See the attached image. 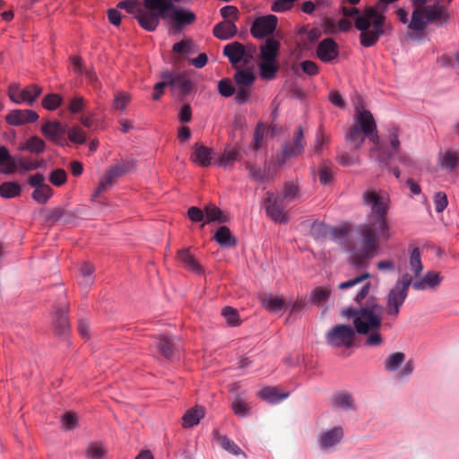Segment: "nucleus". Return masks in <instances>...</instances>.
I'll return each instance as SVG.
<instances>
[{
  "label": "nucleus",
  "instance_id": "obj_1",
  "mask_svg": "<svg viewBox=\"0 0 459 459\" xmlns=\"http://www.w3.org/2000/svg\"><path fill=\"white\" fill-rule=\"evenodd\" d=\"M362 203L369 209L366 221L358 227L361 247L354 250L350 257L351 264L356 268H366L369 261L377 253L379 241L390 238V227L386 214L389 210L387 195L373 188H368L362 194Z\"/></svg>",
  "mask_w": 459,
  "mask_h": 459
},
{
  "label": "nucleus",
  "instance_id": "obj_2",
  "mask_svg": "<svg viewBox=\"0 0 459 459\" xmlns=\"http://www.w3.org/2000/svg\"><path fill=\"white\" fill-rule=\"evenodd\" d=\"M348 319H352L355 332L368 335L365 343L368 346H379L383 342L380 334L383 307L375 299H368L359 308L348 307L342 312Z\"/></svg>",
  "mask_w": 459,
  "mask_h": 459
},
{
  "label": "nucleus",
  "instance_id": "obj_3",
  "mask_svg": "<svg viewBox=\"0 0 459 459\" xmlns=\"http://www.w3.org/2000/svg\"><path fill=\"white\" fill-rule=\"evenodd\" d=\"M342 3L341 12L345 17H355L354 26L360 30L359 41L364 48H370L377 44L379 38L385 33V17L377 7H368L363 13L355 7H347Z\"/></svg>",
  "mask_w": 459,
  "mask_h": 459
},
{
  "label": "nucleus",
  "instance_id": "obj_4",
  "mask_svg": "<svg viewBox=\"0 0 459 459\" xmlns=\"http://www.w3.org/2000/svg\"><path fill=\"white\" fill-rule=\"evenodd\" d=\"M414 6L408 28L416 32H423L429 23L442 26L446 23L449 15L441 4L426 5L428 0H411Z\"/></svg>",
  "mask_w": 459,
  "mask_h": 459
},
{
  "label": "nucleus",
  "instance_id": "obj_5",
  "mask_svg": "<svg viewBox=\"0 0 459 459\" xmlns=\"http://www.w3.org/2000/svg\"><path fill=\"white\" fill-rule=\"evenodd\" d=\"M144 7L135 16L140 26L148 31L156 30L160 19H167L169 8L173 7L171 2L166 0H144Z\"/></svg>",
  "mask_w": 459,
  "mask_h": 459
},
{
  "label": "nucleus",
  "instance_id": "obj_6",
  "mask_svg": "<svg viewBox=\"0 0 459 459\" xmlns=\"http://www.w3.org/2000/svg\"><path fill=\"white\" fill-rule=\"evenodd\" d=\"M411 285V276L406 273L398 278L394 286L389 290L386 296L385 311L392 319L397 318L400 308L408 296V290Z\"/></svg>",
  "mask_w": 459,
  "mask_h": 459
},
{
  "label": "nucleus",
  "instance_id": "obj_7",
  "mask_svg": "<svg viewBox=\"0 0 459 459\" xmlns=\"http://www.w3.org/2000/svg\"><path fill=\"white\" fill-rule=\"evenodd\" d=\"M280 49V42L273 38H267L264 44L260 47L259 64L261 76L264 79H273L278 71L276 57Z\"/></svg>",
  "mask_w": 459,
  "mask_h": 459
},
{
  "label": "nucleus",
  "instance_id": "obj_8",
  "mask_svg": "<svg viewBox=\"0 0 459 459\" xmlns=\"http://www.w3.org/2000/svg\"><path fill=\"white\" fill-rule=\"evenodd\" d=\"M356 333L352 326L340 324L334 325L326 333L325 341L333 348L350 349L354 345Z\"/></svg>",
  "mask_w": 459,
  "mask_h": 459
},
{
  "label": "nucleus",
  "instance_id": "obj_9",
  "mask_svg": "<svg viewBox=\"0 0 459 459\" xmlns=\"http://www.w3.org/2000/svg\"><path fill=\"white\" fill-rule=\"evenodd\" d=\"M134 166V162L133 160H123L112 167H110L104 173L101 178L97 188L94 190L92 194V198L95 199L102 193L108 191L112 186L115 184L117 178L122 177L130 171Z\"/></svg>",
  "mask_w": 459,
  "mask_h": 459
},
{
  "label": "nucleus",
  "instance_id": "obj_10",
  "mask_svg": "<svg viewBox=\"0 0 459 459\" xmlns=\"http://www.w3.org/2000/svg\"><path fill=\"white\" fill-rule=\"evenodd\" d=\"M305 144L303 130L299 126L293 140L283 144L281 153L274 157L273 163L276 166H282L287 160L301 155L304 152Z\"/></svg>",
  "mask_w": 459,
  "mask_h": 459
},
{
  "label": "nucleus",
  "instance_id": "obj_11",
  "mask_svg": "<svg viewBox=\"0 0 459 459\" xmlns=\"http://www.w3.org/2000/svg\"><path fill=\"white\" fill-rule=\"evenodd\" d=\"M354 120L353 126H358V129L362 131L364 135L368 136L376 147L378 148L379 136L377 131V124L371 112L362 108L356 107Z\"/></svg>",
  "mask_w": 459,
  "mask_h": 459
},
{
  "label": "nucleus",
  "instance_id": "obj_12",
  "mask_svg": "<svg viewBox=\"0 0 459 459\" xmlns=\"http://www.w3.org/2000/svg\"><path fill=\"white\" fill-rule=\"evenodd\" d=\"M287 204L288 203H286L281 195L267 192L263 205L266 214L274 222L286 223L289 221V217L285 212Z\"/></svg>",
  "mask_w": 459,
  "mask_h": 459
},
{
  "label": "nucleus",
  "instance_id": "obj_13",
  "mask_svg": "<svg viewBox=\"0 0 459 459\" xmlns=\"http://www.w3.org/2000/svg\"><path fill=\"white\" fill-rule=\"evenodd\" d=\"M388 144L390 146V150H387L384 144L379 142V147H374L371 149V152H377V160L383 165H388L391 159L394 154L399 153L400 149V141H399V128L391 125L388 127Z\"/></svg>",
  "mask_w": 459,
  "mask_h": 459
},
{
  "label": "nucleus",
  "instance_id": "obj_14",
  "mask_svg": "<svg viewBox=\"0 0 459 459\" xmlns=\"http://www.w3.org/2000/svg\"><path fill=\"white\" fill-rule=\"evenodd\" d=\"M277 24L278 18L273 14L259 16L253 22L250 33L255 39H264L274 32Z\"/></svg>",
  "mask_w": 459,
  "mask_h": 459
},
{
  "label": "nucleus",
  "instance_id": "obj_15",
  "mask_svg": "<svg viewBox=\"0 0 459 459\" xmlns=\"http://www.w3.org/2000/svg\"><path fill=\"white\" fill-rule=\"evenodd\" d=\"M30 162L22 157H13L5 146H0V171L5 174H12L16 171L19 166L24 171H30Z\"/></svg>",
  "mask_w": 459,
  "mask_h": 459
},
{
  "label": "nucleus",
  "instance_id": "obj_16",
  "mask_svg": "<svg viewBox=\"0 0 459 459\" xmlns=\"http://www.w3.org/2000/svg\"><path fill=\"white\" fill-rule=\"evenodd\" d=\"M39 119L37 112L31 109H13L5 116V121L13 126L35 123Z\"/></svg>",
  "mask_w": 459,
  "mask_h": 459
},
{
  "label": "nucleus",
  "instance_id": "obj_17",
  "mask_svg": "<svg viewBox=\"0 0 459 459\" xmlns=\"http://www.w3.org/2000/svg\"><path fill=\"white\" fill-rule=\"evenodd\" d=\"M42 134L55 143H60L65 134V126L57 120H48L41 126Z\"/></svg>",
  "mask_w": 459,
  "mask_h": 459
},
{
  "label": "nucleus",
  "instance_id": "obj_18",
  "mask_svg": "<svg viewBox=\"0 0 459 459\" xmlns=\"http://www.w3.org/2000/svg\"><path fill=\"white\" fill-rule=\"evenodd\" d=\"M223 55L229 58L230 63L234 68H238L240 63L245 65L246 52L245 46L238 41L227 44L223 48Z\"/></svg>",
  "mask_w": 459,
  "mask_h": 459
},
{
  "label": "nucleus",
  "instance_id": "obj_19",
  "mask_svg": "<svg viewBox=\"0 0 459 459\" xmlns=\"http://www.w3.org/2000/svg\"><path fill=\"white\" fill-rule=\"evenodd\" d=\"M168 18L174 22V26L178 30H181L184 26L192 24L196 16L190 10L177 8L173 5L168 12Z\"/></svg>",
  "mask_w": 459,
  "mask_h": 459
},
{
  "label": "nucleus",
  "instance_id": "obj_20",
  "mask_svg": "<svg viewBox=\"0 0 459 459\" xmlns=\"http://www.w3.org/2000/svg\"><path fill=\"white\" fill-rule=\"evenodd\" d=\"M316 55L322 62L329 63L333 61L339 55L336 42L332 38L323 39L317 46Z\"/></svg>",
  "mask_w": 459,
  "mask_h": 459
},
{
  "label": "nucleus",
  "instance_id": "obj_21",
  "mask_svg": "<svg viewBox=\"0 0 459 459\" xmlns=\"http://www.w3.org/2000/svg\"><path fill=\"white\" fill-rule=\"evenodd\" d=\"M342 437V428L334 427L329 430L322 432L318 437V442L322 449L328 450L340 443Z\"/></svg>",
  "mask_w": 459,
  "mask_h": 459
},
{
  "label": "nucleus",
  "instance_id": "obj_22",
  "mask_svg": "<svg viewBox=\"0 0 459 459\" xmlns=\"http://www.w3.org/2000/svg\"><path fill=\"white\" fill-rule=\"evenodd\" d=\"M68 307L56 310L53 321L54 332L58 336L65 337L70 332V325L67 317Z\"/></svg>",
  "mask_w": 459,
  "mask_h": 459
},
{
  "label": "nucleus",
  "instance_id": "obj_23",
  "mask_svg": "<svg viewBox=\"0 0 459 459\" xmlns=\"http://www.w3.org/2000/svg\"><path fill=\"white\" fill-rule=\"evenodd\" d=\"M238 32L234 21L225 20L217 23L212 30L213 35L221 40L233 38Z\"/></svg>",
  "mask_w": 459,
  "mask_h": 459
},
{
  "label": "nucleus",
  "instance_id": "obj_24",
  "mask_svg": "<svg viewBox=\"0 0 459 459\" xmlns=\"http://www.w3.org/2000/svg\"><path fill=\"white\" fill-rule=\"evenodd\" d=\"M162 79L166 80L169 85L178 88L180 92L186 94L192 89V82L180 74H172L170 72L162 73Z\"/></svg>",
  "mask_w": 459,
  "mask_h": 459
},
{
  "label": "nucleus",
  "instance_id": "obj_25",
  "mask_svg": "<svg viewBox=\"0 0 459 459\" xmlns=\"http://www.w3.org/2000/svg\"><path fill=\"white\" fill-rule=\"evenodd\" d=\"M212 158V150L201 144L195 143L191 160L202 167H208Z\"/></svg>",
  "mask_w": 459,
  "mask_h": 459
},
{
  "label": "nucleus",
  "instance_id": "obj_26",
  "mask_svg": "<svg viewBox=\"0 0 459 459\" xmlns=\"http://www.w3.org/2000/svg\"><path fill=\"white\" fill-rule=\"evenodd\" d=\"M178 258L192 273L199 275L204 273L202 265L195 260L189 249L179 250L178 252Z\"/></svg>",
  "mask_w": 459,
  "mask_h": 459
},
{
  "label": "nucleus",
  "instance_id": "obj_27",
  "mask_svg": "<svg viewBox=\"0 0 459 459\" xmlns=\"http://www.w3.org/2000/svg\"><path fill=\"white\" fill-rule=\"evenodd\" d=\"M18 150L27 151L30 153L40 154L46 150V143L38 135L29 137L24 143H21Z\"/></svg>",
  "mask_w": 459,
  "mask_h": 459
},
{
  "label": "nucleus",
  "instance_id": "obj_28",
  "mask_svg": "<svg viewBox=\"0 0 459 459\" xmlns=\"http://www.w3.org/2000/svg\"><path fill=\"white\" fill-rule=\"evenodd\" d=\"M438 162L443 169L453 171L459 166V153L452 150H447L439 154Z\"/></svg>",
  "mask_w": 459,
  "mask_h": 459
},
{
  "label": "nucleus",
  "instance_id": "obj_29",
  "mask_svg": "<svg viewBox=\"0 0 459 459\" xmlns=\"http://www.w3.org/2000/svg\"><path fill=\"white\" fill-rule=\"evenodd\" d=\"M441 282V277L437 273L435 272H428L425 276L419 281L414 282L411 281V285L416 290H423L427 287L436 288Z\"/></svg>",
  "mask_w": 459,
  "mask_h": 459
},
{
  "label": "nucleus",
  "instance_id": "obj_30",
  "mask_svg": "<svg viewBox=\"0 0 459 459\" xmlns=\"http://www.w3.org/2000/svg\"><path fill=\"white\" fill-rule=\"evenodd\" d=\"M235 69L237 71L234 74V81L238 86L250 87L254 83L255 76L251 68L241 69L238 66Z\"/></svg>",
  "mask_w": 459,
  "mask_h": 459
},
{
  "label": "nucleus",
  "instance_id": "obj_31",
  "mask_svg": "<svg viewBox=\"0 0 459 459\" xmlns=\"http://www.w3.org/2000/svg\"><path fill=\"white\" fill-rule=\"evenodd\" d=\"M214 239L221 247H231L236 246V238L226 226H221L214 234Z\"/></svg>",
  "mask_w": 459,
  "mask_h": 459
},
{
  "label": "nucleus",
  "instance_id": "obj_32",
  "mask_svg": "<svg viewBox=\"0 0 459 459\" xmlns=\"http://www.w3.org/2000/svg\"><path fill=\"white\" fill-rule=\"evenodd\" d=\"M204 416V410L203 407H195L188 410L183 416V427L190 428L197 425Z\"/></svg>",
  "mask_w": 459,
  "mask_h": 459
},
{
  "label": "nucleus",
  "instance_id": "obj_33",
  "mask_svg": "<svg viewBox=\"0 0 459 459\" xmlns=\"http://www.w3.org/2000/svg\"><path fill=\"white\" fill-rule=\"evenodd\" d=\"M259 396L271 403H276L287 398L289 394L280 393L277 388L267 386L259 392Z\"/></svg>",
  "mask_w": 459,
  "mask_h": 459
},
{
  "label": "nucleus",
  "instance_id": "obj_34",
  "mask_svg": "<svg viewBox=\"0 0 459 459\" xmlns=\"http://www.w3.org/2000/svg\"><path fill=\"white\" fill-rule=\"evenodd\" d=\"M333 405L335 408L350 411L354 409V400L348 393H339L333 397Z\"/></svg>",
  "mask_w": 459,
  "mask_h": 459
},
{
  "label": "nucleus",
  "instance_id": "obj_35",
  "mask_svg": "<svg viewBox=\"0 0 459 459\" xmlns=\"http://www.w3.org/2000/svg\"><path fill=\"white\" fill-rule=\"evenodd\" d=\"M155 346L160 353L166 359H171L174 354V344L172 341L165 336H160L156 339Z\"/></svg>",
  "mask_w": 459,
  "mask_h": 459
},
{
  "label": "nucleus",
  "instance_id": "obj_36",
  "mask_svg": "<svg viewBox=\"0 0 459 459\" xmlns=\"http://www.w3.org/2000/svg\"><path fill=\"white\" fill-rule=\"evenodd\" d=\"M365 137L367 136L364 135L363 132L359 130L358 126H352L345 134L346 141L353 145L356 150L363 145Z\"/></svg>",
  "mask_w": 459,
  "mask_h": 459
},
{
  "label": "nucleus",
  "instance_id": "obj_37",
  "mask_svg": "<svg viewBox=\"0 0 459 459\" xmlns=\"http://www.w3.org/2000/svg\"><path fill=\"white\" fill-rule=\"evenodd\" d=\"M204 212L206 217V223L212 221H218L221 223L228 221V217L214 204L206 205L204 208Z\"/></svg>",
  "mask_w": 459,
  "mask_h": 459
},
{
  "label": "nucleus",
  "instance_id": "obj_38",
  "mask_svg": "<svg viewBox=\"0 0 459 459\" xmlns=\"http://www.w3.org/2000/svg\"><path fill=\"white\" fill-rule=\"evenodd\" d=\"M405 359L403 352L391 353L385 361V369L389 372L396 371Z\"/></svg>",
  "mask_w": 459,
  "mask_h": 459
},
{
  "label": "nucleus",
  "instance_id": "obj_39",
  "mask_svg": "<svg viewBox=\"0 0 459 459\" xmlns=\"http://www.w3.org/2000/svg\"><path fill=\"white\" fill-rule=\"evenodd\" d=\"M42 88L36 84H31L22 90V103L26 102L32 105L37 98L41 94Z\"/></svg>",
  "mask_w": 459,
  "mask_h": 459
},
{
  "label": "nucleus",
  "instance_id": "obj_40",
  "mask_svg": "<svg viewBox=\"0 0 459 459\" xmlns=\"http://www.w3.org/2000/svg\"><path fill=\"white\" fill-rule=\"evenodd\" d=\"M21 191V186L16 182H4L0 185V195L4 198L18 196Z\"/></svg>",
  "mask_w": 459,
  "mask_h": 459
},
{
  "label": "nucleus",
  "instance_id": "obj_41",
  "mask_svg": "<svg viewBox=\"0 0 459 459\" xmlns=\"http://www.w3.org/2000/svg\"><path fill=\"white\" fill-rule=\"evenodd\" d=\"M331 290L327 287L319 286L315 288L310 294V303L319 305L325 302L330 296Z\"/></svg>",
  "mask_w": 459,
  "mask_h": 459
},
{
  "label": "nucleus",
  "instance_id": "obj_42",
  "mask_svg": "<svg viewBox=\"0 0 459 459\" xmlns=\"http://www.w3.org/2000/svg\"><path fill=\"white\" fill-rule=\"evenodd\" d=\"M53 195L52 188L45 184L35 188L32 193V198L39 204H45Z\"/></svg>",
  "mask_w": 459,
  "mask_h": 459
},
{
  "label": "nucleus",
  "instance_id": "obj_43",
  "mask_svg": "<svg viewBox=\"0 0 459 459\" xmlns=\"http://www.w3.org/2000/svg\"><path fill=\"white\" fill-rule=\"evenodd\" d=\"M410 267L414 275L418 277L423 269L419 247H413L410 255Z\"/></svg>",
  "mask_w": 459,
  "mask_h": 459
},
{
  "label": "nucleus",
  "instance_id": "obj_44",
  "mask_svg": "<svg viewBox=\"0 0 459 459\" xmlns=\"http://www.w3.org/2000/svg\"><path fill=\"white\" fill-rule=\"evenodd\" d=\"M93 266L91 264L84 263L80 269V285L87 289L93 282L92 280Z\"/></svg>",
  "mask_w": 459,
  "mask_h": 459
},
{
  "label": "nucleus",
  "instance_id": "obj_45",
  "mask_svg": "<svg viewBox=\"0 0 459 459\" xmlns=\"http://www.w3.org/2000/svg\"><path fill=\"white\" fill-rule=\"evenodd\" d=\"M263 305L268 311L274 313L285 307V302L281 299L273 296L264 298L263 299Z\"/></svg>",
  "mask_w": 459,
  "mask_h": 459
},
{
  "label": "nucleus",
  "instance_id": "obj_46",
  "mask_svg": "<svg viewBox=\"0 0 459 459\" xmlns=\"http://www.w3.org/2000/svg\"><path fill=\"white\" fill-rule=\"evenodd\" d=\"M217 440L220 443L221 446L229 453L234 455L243 454L241 448L234 441L230 440L227 437L218 436Z\"/></svg>",
  "mask_w": 459,
  "mask_h": 459
},
{
  "label": "nucleus",
  "instance_id": "obj_47",
  "mask_svg": "<svg viewBox=\"0 0 459 459\" xmlns=\"http://www.w3.org/2000/svg\"><path fill=\"white\" fill-rule=\"evenodd\" d=\"M238 156L239 153L236 150L225 151L220 157L218 163L223 168H232Z\"/></svg>",
  "mask_w": 459,
  "mask_h": 459
},
{
  "label": "nucleus",
  "instance_id": "obj_48",
  "mask_svg": "<svg viewBox=\"0 0 459 459\" xmlns=\"http://www.w3.org/2000/svg\"><path fill=\"white\" fill-rule=\"evenodd\" d=\"M281 197L286 201V203H290L299 198V190L298 186H296L292 182H288L284 185V189Z\"/></svg>",
  "mask_w": 459,
  "mask_h": 459
},
{
  "label": "nucleus",
  "instance_id": "obj_49",
  "mask_svg": "<svg viewBox=\"0 0 459 459\" xmlns=\"http://www.w3.org/2000/svg\"><path fill=\"white\" fill-rule=\"evenodd\" d=\"M131 97L128 93L124 91H117L115 93L113 100V108L117 110H124L129 104Z\"/></svg>",
  "mask_w": 459,
  "mask_h": 459
},
{
  "label": "nucleus",
  "instance_id": "obj_50",
  "mask_svg": "<svg viewBox=\"0 0 459 459\" xmlns=\"http://www.w3.org/2000/svg\"><path fill=\"white\" fill-rule=\"evenodd\" d=\"M62 102V98L58 94H48L42 100V106L48 110L56 109Z\"/></svg>",
  "mask_w": 459,
  "mask_h": 459
},
{
  "label": "nucleus",
  "instance_id": "obj_51",
  "mask_svg": "<svg viewBox=\"0 0 459 459\" xmlns=\"http://www.w3.org/2000/svg\"><path fill=\"white\" fill-rule=\"evenodd\" d=\"M221 315L224 316L226 322L230 326H236L239 325V317L237 309L231 307H225L221 311Z\"/></svg>",
  "mask_w": 459,
  "mask_h": 459
},
{
  "label": "nucleus",
  "instance_id": "obj_52",
  "mask_svg": "<svg viewBox=\"0 0 459 459\" xmlns=\"http://www.w3.org/2000/svg\"><path fill=\"white\" fill-rule=\"evenodd\" d=\"M117 7L125 9L128 13H134L135 16L138 12L142 10V5L139 0H125L117 4Z\"/></svg>",
  "mask_w": 459,
  "mask_h": 459
},
{
  "label": "nucleus",
  "instance_id": "obj_53",
  "mask_svg": "<svg viewBox=\"0 0 459 459\" xmlns=\"http://www.w3.org/2000/svg\"><path fill=\"white\" fill-rule=\"evenodd\" d=\"M246 169L248 170L249 177L255 181L263 182L266 178V173L264 169L256 165L246 163Z\"/></svg>",
  "mask_w": 459,
  "mask_h": 459
},
{
  "label": "nucleus",
  "instance_id": "obj_54",
  "mask_svg": "<svg viewBox=\"0 0 459 459\" xmlns=\"http://www.w3.org/2000/svg\"><path fill=\"white\" fill-rule=\"evenodd\" d=\"M329 226L321 221H315L311 226V235L316 238H323L328 236Z\"/></svg>",
  "mask_w": 459,
  "mask_h": 459
},
{
  "label": "nucleus",
  "instance_id": "obj_55",
  "mask_svg": "<svg viewBox=\"0 0 459 459\" xmlns=\"http://www.w3.org/2000/svg\"><path fill=\"white\" fill-rule=\"evenodd\" d=\"M67 180V174L62 169L53 170L49 175V181L56 186H63Z\"/></svg>",
  "mask_w": 459,
  "mask_h": 459
},
{
  "label": "nucleus",
  "instance_id": "obj_56",
  "mask_svg": "<svg viewBox=\"0 0 459 459\" xmlns=\"http://www.w3.org/2000/svg\"><path fill=\"white\" fill-rule=\"evenodd\" d=\"M218 91L221 96L228 98L234 94L235 88L230 79H222L218 83Z\"/></svg>",
  "mask_w": 459,
  "mask_h": 459
},
{
  "label": "nucleus",
  "instance_id": "obj_57",
  "mask_svg": "<svg viewBox=\"0 0 459 459\" xmlns=\"http://www.w3.org/2000/svg\"><path fill=\"white\" fill-rule=\"evenodd\" d=\"M78 417L76 413L69 411L62 417V426L65 429H74L77 426Z\"/></svg>",
  "mask_w": 459,
  "mask_h": 459
},
{
  "label": "nucleus",
  "instance_id": "obj_58",
  "mask_svg": "<svg viewBox=\"0 0 459 459\" xmlns=\"http://www.w3.org/2000/svg\"><path fill=\"white\" fill-rule=\"evenodd\" d=\"M232 410L237 415L244 417L249 413L250 408L243 400L237 398L232 403Z\"/></svg>",
  "mask_w": 459,
  "mask_h": 459
},
{
  "label": "nucleus",
  "instance_id": "obj_59",
  "mask_svg": "<svg viewBox=\"0 0 459 459\" xmlns=\"http://www.w3.org/2000/svg\"><path fill=\"white\" fill-rule=\"evenodd\" d=\"M369 277H370L369 273H367V272L363 273L360 275H359V276H357V277H355L353 279H351V280H349L347 281L340 283L338 288L340 290H345V289L356 286V285L361 283L362 281H366Z\"/></svg>",
  "mask_w": 459,
  "mask_h": 459
},
{
  "label": "nucleus",
  "instance_id": "obj_60",
  "mask_svg": "<svg viewBox=\"0 0 459 459\" xmlns=\"http://www.w3.org/2000/svg\"><path fill=\"white\" fill-rule=\"evenodd\" d=\"M434 204L437 212H443L448 204L446 195L444 192L436 193L434 195Z\"/></svg>",
  "mask_w": 459,
  "mask_h": 459
},
{
  "label": "nucleus",
  "instance_id": "obj_61",
  "mask_svg": "<svg viewBox=\"0 0 459 459\" xmlns=\"http://www.w3.org/2000/svg\"><path fill=\"white\" fill-rule=\"evenodd\" d=\"M68 137H69L70 141H72L75 143H79V144H82L86 141V136H85L84 132L78 127H74V128H72L71 130H69Z\"/></svg>",
  "mask_w": 459,
  "mask_h": 459
},
{
  "label": "nucleus",
  "instance_id": "obj_62",
  "mask_svg": "<svg viewBox=\"0 0 459 459\" xmlns=\"http://www.w3.org/2000/svg\"><path fill=\"white\" fill-rule=\"evenodd\" d=\"M221 15L225 19L229 20V18H232L231 21L238 20V10L236 6L233 5H226L221 9Z\"/></svg>",
  "mask_w": 459,
  "mask_h": 459
},
{
  "label": "nucleus",
  "instance_id": "obj_63",
  "mask_svg": "<svg viewBox=\"0 0 459 459\" xmlns=\"http://www.w3.org/2000/svg\"><path fill=\"white\" fill-rule=\"evenodd\" d=\"M106 451L101 445L92 444L87 449V455L92 459H100Z\"/></svg>",
  "mask_w": 459,
  "mask_h": 459
},
{
  "label": "nucleus",
  "instance_id": "obj_64",
  "mask_svg": "<svg viewBox=\"0 0 459 459\" xmlns=\"http://www.w3.org/2000/svg\"><path fill=\"white\" fill-rule=\"evenodd\" d=\"M8 96L13 102L16 104L22 103V90H20L17 83L10 84L8 88Z\"/></svg>",
  "mask_w": 459,
  "mask_h": 459
}]
</instances>
